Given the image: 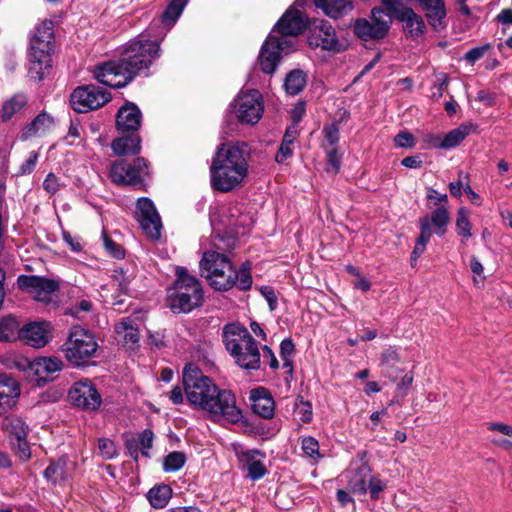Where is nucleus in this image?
Listing matches in <instances>:
<instances>
[{
  "label": "nucleus",
  "mask_w": 512,
  "mask_h": 512,
  "mask_svg": "<svg viewBox=\"0 0 512 512\" xmlns=\"http://www.w3.org/2000/svg\"><path fill=\"white\" fill-rule=\"evenodd\" d=\"M159 40H152L146 34H140L126 45L119 62H108L98 66L94 77L112 88L127 85L134 76L148 67L160 56Z\"/></svg>",
  "instance_id": "nucleus-1"
},
{
  "label": "nucleus",
  "mask_w": 512,
  "mask_h": 512,
  "mask_svg": "<svg viewBox=\"0 0 512 512\" xmlns=\"http://www.w3.org/2000/svg\"><path fill=\"white\" fill-rule=\"evenodd\" d=\"M183 385L189 403L205 410L214 421L224 418V402L221 390L193 363L185 365Z\"/></svg>",
  "instance_id": "nucleus-2"
},
{
  "label": "nucleus",
  "mask_w": 512,
  "mask_h": 512,
  "mask_svg": "<svg viewBox=\"0 0 512 512\" xmlns=\"http://www.w3.org/2000/svg\"><path fill=\"white\" fill-rule=\"evenodd\" d=\"M53 30L54 22L45 19L35 28L30 38L28 73L34 80L43 79L52 66Z\"/></svg>",
  "instance_id": "nucleus-3"
},
{
  "label": "nucleus",
  "mask_w": 512,
  "mask_h": 512,
  "mask_svg": "<svg viewBox=\"0 0 512 512\" xmlns=\"http://www.w3.org/2000/svg\"><path fill=\"white\" fill-rule=\"evenodd\" d=\"M226 350L235 363L247 370H257L260 367V352L255 339L241 324H226Z\"/></svg>",
  "instance_id": "nucleus-4"
},
{
  "label": "nucleus",
  "mask_w": 512,
  "mask_h": 512,
  "mask_svg": "<svg viewBox=\"0 0 512 512\" xmlns=\"http://www.w3.org/2000/svg\"><path fill=\"white\" fill-rule=\"evenodd\" d=\"M177 279L168 293L170 309L175 313H188L201 305L203 292L200 282L185 267L176 268Z\"/></svg>",
  "instance_id": "nucleus-5"
},
{
  "label": "nucleus",
  "mask_w": 512,
  "mask_h": 512,
  "mask_svg": "<svg viewBox=\"0 0 512 512\" xmlns=\"http://www.w3.org/2000/svg\"><path fill=\"white\" fill-rule=\"evenodd\" d=\"M98 350L95 336L80 325L71 327L67 340L62 345V352L67 361L75 366L87 363Z\"/></svg>",
  "instance_id": "nucleus-6"
},
{
  "label": "nucleus",
  "mask_w": 512,
  "mask_h": 512,
  "mask_svg": "<svg viewBox=\"0 0 512 512\" xmlns=\"http://www.w3.org/2000/svg\"><path fill=\"white\" fill-rule=\"evenodd\" d=\"M250 150L244 142L226 144V192L240 187L249 169Z\"/></svg>",
  "instance_id": "nucleus-7"
},
{
  "label": "nucleus",
  "mask_w": 512,
  "mask_h": 512,
  "mask_svg": "<svg viewBox=\"0 0 512 512\" xmlns=\"http://www.w3.org/2000/svg\"><path fill=\"white\" fill-rule=\"evenodd\" d=\"M231 106L238 121L245 124L255 125L264 113L262 94L255 89L240 91Z\"/></svg>",
  "instance_id": "nucleus-8"
},
{
  "label": "nucleus",
  "mask_w": 512,
  "mask_h": 512,
  "mask_svg": "<svg viewBox=\"0 0 512 512\" xmlns=\"http://www.w3.org/2000/svg\"><path fill=\"white\" fill-rule=\"evenodd\" d=\"M148 175V163L144 158H137L133 163L118 160L111 164L109 177L117 185H137Z\"/></svg>",
  "instance_id": "nucleus-9"
},
{
  "label": "nucleus",
  "mask_w": 512,
  "mask_h": 512,
  "mask_svg": "<svg viewBox=\"0 0 512 512\" xmlns=\"http://www.w3.org/2000/svg\"><path fill=\"white\" fill-rule=\"evenodd\" d=\"M391 27V19L382 8H373L370 19L361 18L354 24L355 34L364 41L384 38Z\"/></svg>",
  "instance_id": "nucleus-10"
},
{
  "label": "nucleus",
  "mask_w": 512,
  "mask_h": 512,
  "mask_svg": "<svg viewBox=\"0 0 512 512\" xmlns=\"http://www.w3.org/2000/svg\"><path fill=\"white\" fill-rule=\"evenodd\" d=\"M294 49L291 39H276L275 34H269L261 47L258 62L260 69L266 74H273L279 64L281 54Z\"/></svg>",
  "instance_id": "nucleus-11"
},
{
  "label": "nucleus",
  "mask_w": 512,
  "mask_h": 512,
  "mask_svg": "<svg viewBox=\"0 0 512 512\" xmlns=\"http://www.w3.org/2000/svg\"><path fill=\"white\" fill-rule=\"evenodd\" d=\"M109 101L110 94L96 85L80 86L73 91L70 97L72 108L79 113L100 108Z\"/></svg>",
  "instance_id": "nucleus-12"
},
{
  "label": "nucleus",
  "mask_w": 512,
  "mask_h": 512,
  "mask_svg": "<svg viewBox=\"0 0 512 512\" xmlns=\"http://www.w3.org/2000/svg\"><path fill=\"white\" fill-rule=\"evenodd\" d=\"M20 290L38 302L50 303L59 289L57 281L35 275H21L17 279Z\"/></svg>",
  "instance_id": "nucleus-13"
},
{
  "label": "nucleus",
  "mask_w": 512,
  "mask_h": 512,
  "mask_svg": "<svg viewBox=\"0 0 512 512\" xmlns=\"http://www.w3.org/2000/svg\"><path fill=\"white\" fill-rule=\"evenodd\" d=\"M200 273L215 290L224 288V253L220 247L204 252L200 261Z\"/></svg>",
  "instance_id": "nucleus-14"
},
{
  "label": "nucleus",
  "mask_w": 512,
  "mask_h": 512,
  "mask_svg": "<svg viewBox=\"0 0 512 512\" xmlns=\"http://www.w3.org/2000/svg\"><path fill=\"white\" fill-rule=\"evenodd\" d=\"M308 25V18L295 7L288 9L279 19L270 34H275L276 39H291L294 48L297 45L296 37L301 34Z\"/></svg>",
  "instance_id": "nucleus-15"
},
{
  "label": "nucleus",
  "mask_w": 512,
  "mask_h": 512,
  "mask_svg": "<svg viewBox=\"0 0 512 512\" xmlns=\"http://www.w3.org/2000/svg\"><path fill=\"white\" fill-rule=\"evenodd\" d=\"M308 43L312 48H321L331 52H340L343 49L334 27L325 20H317L313 23Z\"/></svg>",
  "instance_id": "nucleus-16"
},
{
  "label": "nucleus",
  "mask_w": 512,
  "mask_h": 512,
  "mask_svg": "<svg viewBox=\"0 0 512 512\" xmlns=\"http://www.w3.org/2000/svg\"><path fill=\"white\" fill-rule=\"evenodd\" d=\"M54 327L49 321H31L20 328L19 341L23 344L40 349L53 339Z\"/></svg>",
  "instance_id": "nucleus-17"
},
{
  "label": "nucleus",
  "mask_w": 512,
  "mask_h": 512,
  "mask_svg": "<svg viewBox=\"0 0 512 512\" xmlns=\"http://www.w3.org/2000/svg\"><path fill=\"white\" fill-rule=\"evenodd\" d=\"M69 399L73 405L85 410H96L101 402V395L89 379L76 382L69 390Z\"/></svg>",
  "instance_id": "nucleus-18"
},
{
  "label": "nucleus",
  "mask_w": 512,
  "mask_h": 512,
  "mask_svg": "<svg viewBox=\"0 0 512 512\" xmlns=\"http://www.w3.org/2000/svg\"><path fill=\"white\" fill-rule=\"evenodd\" d=\"M136 217L141 228L150 238L158 239L160 237L162 222L150 199L140 198L138 200Z\"/></svg>",
  "instance_id": "nucleus-19"
},
{
  "label": "nucleus",
  "mask_w": 512,
  "mask_h": 512,
  "mask_svg": "<svg viewBox=\"0 0 512 512\" xmlns=\"http://www.w3.org/2000/svg\"><path fill=\"white\" fill-rule=\"evenodd\" d=\"M249 399L255 414L265 419H271L274 416L275 402L267 388L259 386L252 389Z\"/></svg>",
  "instance_id": "nucleus-20"
},
{
  "label": "nucleus",
  "mask_w": 512,
  "mask_h": 512,
  "mask_svg": "<svg viewBox=\"0 0 512 512\" xmlns=\"http://www.w3.org/2000/svg\"><path fill=\"white\" fill-rule=\"evenodd\" d=\"M142 114L139 108L133 103L122 106L116 118V126L121 133L136 131L141 126Z\"/></svg>",
  "instance_id": "nucleus-21"
},
{
  "label": "nucleus",
  "mask_w": 512,
  "mask_h": 512,
  "mask_svg": "<svg viewBox=\"0 0 512 512\" xmlns=\"http://www.w3.org/2000/svg\"><path fill=\"white\" fill-rule=\"evenodd\" d=\"M307 0H297L295 6H302ZM317 8H320L325 15L338 19L350 12L353 8L350 0H313Z\"/></svg>",
  "instance_id": "nucleus-22"
},
{
  "label": "nucleus",
  "mask_w": 512,
  "mask_h": 512,
  "mask_svg": "<svg viewBox=\"0 0 512 512\" xmlns=\"http://www.w3.org/2000/svg\"><path fill=\"white\" fill-rule=\"evenodd\" d=\"M20 396L19 383L12 377L0 375V413L12 408Z\"/></svg>",
  "instance_id": "nucleus-23"
},
{
  "label": "nucleus",
  "mask_w": 512,
  "mask_h": 512,
  "mask_svg": "<svg viewBox=\"0 0 512 512\" xmlns=\"http://www.w3.org/2000/svg\"><path fill=\"white\" fill-rule=\"evenodd\" d=\"M63 362L57 357H39L29 363V368L38 377V380L47 381L53 374L59 372Z\"/></svg>",
  "instance_id": "nucleus-24"
},
{
  "label": "nucleus",
  "mask_w": 512,
  "mask_h": 512,
  "mask_svg": "<svg viewBox=\"0 0 512 512\" xmlns=\"http://www.w3.org/2000/svg\"><path fill=\"white\" fill-rule=\"evenodd\" d=\"M450 221L448 208L445 205H442L432 211L430 215H426L419 220V227L422 230V224H427V229L430 235L432 236V226L434 227L435 234L442 236L446 232V226Z\"/></svg>",
  "instance_id": "nucleus-25"
},
{
  "label": "nucleus",
  "mask_w": 512,
  "mask_h": 512,
  "mask_svg": "<svg viewBox=\"0 0 512 512\" xmlns=\"http://www.w3.org/2000/svg\"><path fill=\"white\" fill-rule=\"evenodd\" d=\"M228 266L230 274L226 277V290L237 287L240 290H249L253 280L250 273V266L243 263L241 267L235 269L226 259V267Z\"/></svg>",
  "instance_id": "nucleus-26"
},
{
  "label": "nucleus",
  "mask_w": 512,
  "mask_h": 512,
  "mask_svg": "<svg viewBox=\"0 0 512 512\" xmlns=\"http://www.w3.org/2000/svg\"><path fill=\"white\" fill-rule=\"evenodd\" d=\"M74 462L67 458H59L50 463L44 471V477L53 484H61L68 480L74 470Z\"/></svg>",
  "instance_id": "nucleus-27"
},
{
  "label": "nucleus",
  "mask_w": 512,
  "mask_h": 512,
  "mask_svg": "<svg viewBox=\"0 0 512 512\" xmlns=\"http://www.w3.org/2000/svg\"><path fill=\"white\" fill-rule=\"evenodd\" d=\"M141 320L139 317H127L115 325V331L122 339L124 345L132 348L139 341V327Z\"/></svg>",
  "instance_id": "nucleus-28"
},
{
  "label": "nucleus",
  "mask_w": 512,
  "mask_h": 512,
  "mask_svg": "<svg viewBox=\"0 0 512 512\" xmlns=\"http://www.w3.org/2000/svg\"><path fill=\"white\" fill-rule=\"evenodd\" d=\"M423 9L429 24L436 30L445 27L446 9L443 0H418Z\"/></svg>",
  "instance_id": "nucleus-29"
},
{
  "label": "nucleus",
  "mask_w": 512,
  "mask_h": 512,
  "mask_svg": "<svg viewBox=\"0 0 512 512\" xmlns=\"http://www.w3.org/2000/svg\"><path fill=\"white\" fill-rule=\"evenodd\" d=\"M370 468L367 465H361L355 470L348 472V486L354 494L365 495L368 492V483L372 478Z\"/></svg>",
  "instance_id": "nucleus-30"
},
{
  "label": "nucleus",
  "mask_w": 512,
  "mask_h": 512,
  "mask_svg": "<svg viewBox=\"0 0 512 512\" xmlns=\"http://www.w3.org/2000/svg\"><path fill=\"white\" fill-rule=\"evenodd\" d=\"M226 422L238 425L245 433H249L251 430L248 419L243 416L242 410L236 406L235 397L229 391H226Z\"/></svg>",
  "instance_id": "nucleus-31"
},
{
  "label": "nucleus",
  "mask_w": 512,
  "mask_h": 512,
  "mask_svg": "<svg viewBox=\"0 0 512 512\" xmlns=\"http://www.w3.org/2000/svg\"><path fill=\"white\" fill-rule=\"evenodd\" d=\"M139 136L119 137L112 141L111 149L118 156L136 155L141 150Z\"/></svg>",
  "instance_id": "nucleus-32"
},
{
  "label": "nucleus",
  "mask_w": 512,
  "mask_h": 512,
  "mask_svg": "<svg viewBox=\"0 0 512 512\" xmlns=\"http://www.w3.org/2000/svg\"><path fill=\"white\" fill-rule=\"evenodd\" d=\"M224 149V143H220L217 147L216 156L212 161L210 167L211 173V184L214 190L224 192L223 182V169H224V157L222 156V150Z\"/></svg>",
  "instance_id": "nucleus-33"
},
{
  "label": "nucleus",
  "mask_w": 512,
  "mask_h": 512,
  "mask_svg": "<svg viewBox=\"0 0 512 512\" xmlns=\"http://www.w3.org/2000/svg\"><path fill=\"white\" fill-rule=\"evenodd\" d=\"M474 130L475 127L471 123H464L452 129L442 138V149H451L459 146Z\"/></svg>",
  "instance_id": "nucleus-34"
},
{
  "label": "nucleus",
  "mask_w": 512,
  "mask_h": 512,
  "mask_svg": "<svg viewBox=\"0 0 512 512\" xmlns=\"http://www.w3.org/2000/svg\"><path fill=\"white\" fill-rule=\"evenodd\" d=\"M187 2L188 0H171L161 17V22L166 27V31L160 35V40L164 38L166 32L177 22Z\"/></svg>",
  "instance_id": "nucleus-35"
},
{
  "label": "nucleus",
  "mask_w": 512,
  "mask_h": 512,
  "mask_svg": "<svg viewBox=\"0 0 512 512\" xmlns=\"http://www.w3.org/2000/svg\"><path fill=\"white\" fill-rule=\"evenodd\" d=\"M53 119L46 113L39 114L24 130L25 138L43 136L53 127Z\"/></svg>",
  "instance_id": "nucleus-36"
},
{
  "label": "nucleus",
  "mask_w": 512,
  "mask_h": 512,
  "mask_svg": "<svg viewBox=\"0 0 512 512\" xmlns=\"http://www.w3.org/2000/svg\"><path fill=\"white\" fill-rule=\"evenodd\" d=\"M2 428L5 433L10 437L11 441L18 437H27L28 426L25 421L18 416L11 415L3 419Z\"/></svg>",
  "instance_id": "nucleus-37"
},
{
  "label": "nucleus",
  "mask_w": 512,
  "mask_h": 512,
  "mask_svg": "<svg viewBox=\"0 0 512 512\" xmlns=\"http://www.w3.org/2000/svg\"><path fill=\"white\" fill-rule=\"evenodd\" d=\"M400 22L404 24L405 33L412 38H417L424 33L425 23L421 16L417 15L412 9L404 14Z\"/></svg>",
  "instance_id": "nucleus-38"
},
{
  "label": "nucleus",
  "mask_w": 512,
  "mask_h": 512,
  "mask_svg": "<svg viewBox=\"0 0 512 512\" xmlns=\"http://www.w3.org/2000/svg\"><path fill=\"white\" fill-rule=\"evenodd\" d=\"M20 326L16 318L6 316L0 319V341L10 342L19 340Z\"/></svg>",
  "instance_id": "nucleus-39"
},
{
  "label": "nucleus",
  "mask_w": 512,
  "mask_h": 512,
  "mask_svg": "<svg viewBox=\"0 0 512 512\" xmlns=\"http://www.w3.org/2000/svg\"><path fill=\"white\" fill-rule=\"evenodd\" d=\"M172 496V489L168 485H158L151 488L147 493L150 504L157 509L164 508Z\"/></svg>",
  "instance_id": "nucleus-40"
},
{
  "label": "nucleus",
  "mask_w": 512,
  "mask_h": 512,
  "mask_svg": "<svg viewBox=\"0 0 512 512\" xmlns=\"http://www.w3.org/2000/svg\"><path fill=\"white\" fill-rule=\"evenodd\" d=\"M307 82L306 74L299 69L292 70L287 74L284 82V88L287 94L297 95L305 87Z\"/></svg>",
  "instance_id": "nucleus-41"
},
{
  "label": "nucleus",
  "mask_w": 512,
  "mask_h": 512,
  "mask_svg": "<svg viewBox=\"0 0 512 512\" xmlns=\"http://www.w3.org/2000/svg\"><path fill=\"white\" fill-rule=\"evenodd\" d=\"M27 103V98L23 94H16L7 100L1 111V117L4 121L12 118L14 114L19 112Z\"/></svg>",
  "instance_id": "nucleus-42"
},
{
  "label": "nucleus",
  "mask_w": 512,
  "mask_h": 512,
  "mask_svg": "<svg viewBox=\"0 0 512 512\" xmlns=\"http://www.w3.org/2000/svg\"><path fill=\"white\" fill-rule=\"evenodd\" d=\"M381 3V8L391 20L395 18L400 21L404 17V14L411 9L404 5L401 0H381Z\"/></svg>",
  "instance_id": "nucleus-43"
},
{
  "label": "nucleus",
  "mask_w": 512,
  "mask_h": 512,
  "mask_svg": "<svg viewBox=\"0 0 512 512\" xmlns=\"http://www.w3.org/2000/svg\"><path fill=\"white\" fill-rule=\"evenodd\" d=\"M232 451L235 453L240 466L243 469H247L252 461H257L260 456V452L257 450H246L240 444H232Z\"/></svg>",
  "instance_id": "nucleus-44"
},
{
  "label": "nucleus",
  "mask_w": 512,
  "mask_h": 512,
  "mask_svg": "<svg viewBox=\"0 0 512 512\" xmlns=\"http://www.w3.org/2000/svg\"><path fill=\"white\" fill-rule=\"evenodd\" d=\"M430 238H431V235L428 232L427 224L423 223L422 230H420V235H419V237L416 241V245L411 253L410 261H411L412 267L416 266L417 260L424 253V251L426 249V245L429 242Z\"/></svg>",
  "instance_id": "nucleus-45"
},
{
  "label": "nucleus",
  "mask_w": 512,
  "mask_h": 512,
  "mask_svg": "<svg viewBox=\"0 0 512 512\" xmlns=\"http://www.w3.org/2000/svg\"><path fill=\"white\" fill-rule=\"evenodd\" d=\"M301 450L306 457L314 462L319 461L323 457L320 453L319 442L312 436H305L301 439Z\"/></svg>",
  "instance_id": "nucleus-46"
},
{
  "label": "nucleus",
  "mask_w": 512,
  "mask_h": 512,
  "mask_svg": "<svg viewBox=\"0 0 512 512\" xmlns=\"http://www.w3.org/2000/svg\"><path fill=\"white\" fill-rule=\"evenodd\" d=\"M468 211L465 208H460L457 213L456 230L459 236L463 239H469L471 234V223L468 218Z\"/></svg>",
  "instance_id": "nucleus-47"
},
{
  "label": "nucleus",
  "mask_w": 512,
  "mask_h": 512,
  "mask_svg": "<svg viewBox=\"0 0 512 512\" xmlns=\"http://www.w3.org/2000/svg\"><path fill=\"white\" fill-rule=\"evenodd\" d=\"M98 455L104 460H111L118 455L115 443L108 438H100L97 444Z\"/></svg>",
  "instance_id": "nucleus-48"
},
{
  "label": "nucleus",
  "mask_w": 512,
  "mask_h": 512,
  "mask_svg": "<svg viewBox=\"0 0 512 512\" xmlns=\"http://www.w3.org/2000/svg\"><path fill=\"white\" fill-rule=\"evenodd\" d=\"M295 351V345L291 338H285L280 343V357L283 361V368L292 370V355Z\"/></svg>",
  "instance_id": "nucleus-49"
},
{
  "label": "nucleus",
  "mask_w": 512,
  "mask_h": 512,
  "mask_svg": "<svg viewBox=\"0 0 512 512\" xmlns=\"http://www.w3.org/2000/svg\"><path fill=\"white\" fill-rule=\"evenodd\" d=\"M185 455L181 452H172L164 459L163 468L167 472H174L183 467L185 464Z\"/></svg>",
  "instance_id": "nucleus-50"
},
{
  "label": "nucleus",
  "mask_w": 512,
  "mask_h": 512,
  "mask_svg": "<svg viewBox=\"0 0 512 512\" xmlns=\"http://www.w3.org/2000/svg\"><path fill=\"white\" fill-rule=\"evenodd\" d=\"M295 412L299 416L302 423H310L313 417L312 405L308 401H304L302 397H299L295 403Z\"/></svg>",
  "instance_id": "nucleus-51"
},
{
  "label": "nucleus",
  "mask_w": 512,
  "mask_h": 512,
  "mask_svg": "<svg viewBox=\"0 0 512 512\" xmlns=\"http://www.w3.org/2000/svg\"><path fill=\"white\" fill-rule=\"evenodd\" d=\"M154 434L151 430H144L138 438V446L141 450V454L145 457L149 456V449L152 447Z\"/></svg>",
  "instance_id": "nucleus-52"
},
{
  "label": "nucleus",
  "mask_w": 512,
  "mask_h": 512,
  "mask_svg": "<svg viewBox=\"0 0 512 512\" xmlns=\"http://www.w3.org/2000/svg\"><path fill=\"white\" fill-rule=\"evenodd\" d=\"M400 359L401 358L398 349L390 346L384 349L381 354V365L392 367L394 364L400 362Z\"/></svg>",
  "instance_id": "nucleus-53"
},
{
  "label": "nucleus",
  "mask_w": 512,
  "mask_h": 512,
  "mask_svg": "<svg viewBox=\"0 0 512 512\" xmlns=\"http://www.w3.org/2000/svg\"><path fill=\"white\" fill-rule=\"evenodd\" d=\"M26 438L27 437H18L14 439V441H11L17 455L23 461L28 460L30 457V447Z\"/></svg>",
  "instance_id": "nucleus-54"
},
{
  "label": "nucleus",
  "mask_w": 512,
  "mask_h": 512,
  "mask_svg": "<svg viewBox=\"0 0 512 512\" xmlns=\"http://www.w3.org/2000/svg\"><path fill=\"white\" fill-rule=\"evenodd\" d=\"M251 219L244 215L240 209L236 208L235 212L230 211L229 225L232 227L245 228L250 225Z\"/></svg>",
  "instance_id": "nucleus-55"
},
{
  "label": "nucleus",
  "mask_w": 512,
  "mask_h": 512,
  "mask_svg": "<svg viewBox=\"0 0 512 512\" xmlns=\"http://www.w3.org/2000/svg\"><path fill=\"white\" fill-rule=\"evenodd\" d=\"M470 269L473 272V282L476 286L480 287L483 285L485 281V276L483 275L484 268L483 265L476 257H472L470 261Z\"/></svg>",
  "instance_id": "nucleus-56"
},
{
  "label": "nucleus",
  "mask_w": 512,
  "mask_h": 512,
  "mask_svg": "<svg viewBox=\"0 0 512 512\" xmlns=\"http://www.w3.org/2000/svg\"><path fill=\"white\" fill-rule=\"evenodd\" d=\"M415 138L408 131H401L394 137V145L399 148H413L415 146Z\"/></svg>",
  "instance_id": "nucleus-57"
},
{
  "label": "nucleus",
  "mask_w": 512,
  "mask_h": 512,
  "mask_svg": "<svg viewBox=\"0 0 512 512\" xmlns=\"http://www.w3.org/2000/svg\"><path fill=\"white\" fill-rule=\"evenodd\" d=\"M246 470L247 475L253 480L261 479L266 474V468L260 458L257 461H252Z\"/></svg>",
  "instance_id": "nucleus-58"
},
{
  "label": "nucleus",
  "mask_w": 512,
  "mask_h": 512,
  "mask_svg": "<svg viewBox=\"0 0 512 512\" xmlns=\"http://www.w3.org/2000/svg\"><path fill=\"white\" fill-rule=\"evenodd\" d=\"M261 295L265 298L268 303L269 310L275 311L278 305V297L274 289L270 286H262L260 288Z\"/></svg>",
  "instance_id": "nucleus-59"
},
{
  "label": "nucleus",
  "mask_w": 512,
  "mask_h": 512,
  "mask_svg": "<svg viewBox=\"0 0 512 512\" xmlns=\"http://www.w3.org/2000/svg\"><path fill=\"white\" fill-rule=\"evenodd\" d=\"M113 282L122 293H127L129 290L130 277L124 271H114Z\"/></svg>",
  "instance_id": "nucleus-60"
},
{
  "label": "nucleus",
  "mask_w": 512,
  "mask_h": 512,
  "mask_svg": "<svg viewBox=\"0 0 512 512\" xmlns=\"http://www.w3.org/2000/svg\"><path fill=\"white\" fill-rule=\"evenodd\" d=\"M386 484L378 477L373 475L368 483V491L372 499H378L380 492L383 491Z\"/></svg>",
  "instance_id": "nucleus-61"
},
{
  "label": "nucleus",
  "mask_w": 512,
  "mask_h": 512,
  "mask_svg": "<svg viewBox=\"0 0 512 512\" xmlns=\"http://www.w3.org/2000/svg\"><path fill=\"white\" fill-rule=\"evenodd\" d=\"M43 187L47 193L55 194L60 188L58 178L54 174L49 173L43 182Z\"/></svg>",
  "instance_id": "nucleus-62"
},
{
  "label": "nucleus",
  "mask_w": 512,
  "mask_h": 512,
  "mask_svg": "<svg viewBox=\"0 0 512 512\" xmlns=\"http://www.w3.org/2000/svg\"><path fill=\"white\" fill-rule=\"evenodd\" d=\"M489 48V45L473 48L465 54V59L469 63H474L477 60L481 59Z\"/></svg>",
  "instance_id": "nucleus-63"
},
{
  "label": "nucleus",
  "mask_w": 512,
  "mask_h": 512,
  "mask_svg": "<svg viewBox=\"0 0 512 512\" xmlns=\"http://www.w3.org/2000/svg\"><path fill=\"white\" fill-rule=\"evenodd\" d=\"M292 144L290 143H286V142H282L280 147H279V150L276 154V161L278 163H283L284 161H286L289 157L292 156L293 154V150H292Z\"/></svg>",
  "instance_id": "nucleus-64"
}]
</instances>
